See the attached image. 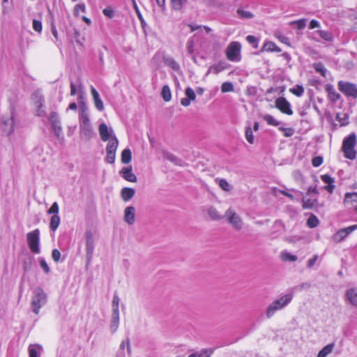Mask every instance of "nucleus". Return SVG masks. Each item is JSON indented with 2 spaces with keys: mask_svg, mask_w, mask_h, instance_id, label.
Masks as SVG:
<instances>
[{
  "mask_svg": "<svg viewBox=\"0 0 357 357\" xmlns=\"http://www.w3.org/2000/svg\"><path fill=\"white\" fill-rule=\"evenodd\" d=\"M26 239L31 251L36 254L40 253V230L36 229L29 232L26 234Z\"/></svg>",
  "mask_w": 357,
  "mask_h": 357,
  "instance_id": "obj_6",
  "label": "nucleus"
},
{
  "mask_svg": "<svg viewBox=\"0 0 357 357\" xmlns=\"http://www.w3.org/2000/svg\"><path fill=\"white\" fill-rule=\"evenodd\" d=\"M218 184L220 187L225 191L229 192L231 190L230 184L224 178L218 179Z\"/></svg>",
  "mask_w": 357,
  "mask_h": 357,
  "instance_id": "obj_43",
  "label": "nucleus"
},
{
  "mask_svg": "<svg viewBox=\"0 0 357 357\" xmlns=\"http://www.w3.org/2000/svg\"><path fill=\"white\" fill-rule=\"evenodd\" d=\"M61 219L59 215H53L50 222V228L52 231H55L60 225Z\"/></svg>",
  "mask_w": 357,
  "mask_h": 357,
  "instance_id": "obj_26",
  "label": "nucleus"
},
{
  "mask_svg": "<svg viewBox=\"0 0 357 357\" xmlns=\"http://www.w3.org/2000/svg\"><path fill=\"white\" fill-rule=\"evenodd\" d=\"M59 211V207L57 202H54L51 207L48 209L47 213L48 214H53V215H58Z\"/></svg>",
  "mask_w": 357,
  "mask_h": 357,
  "instance_id": "obj_52",
  "label": "nucleus"
},
{
  "mask_svg": "<svg viewBox=\"0 0 357 357\" xmlns=\"http://www.w3.org/2000/svg\"><path fill=\"white\" fill-rule=\"evenodd\" d=\"M222 69L223 68L220 65H215L209 68L208 73L212 72L215 74H218Z\"/></svg>",
  "mask_w": 357,
  "mask_h": 357,
  "instance_id": "obj_63",
  "label": "nucleus"
},
{
  "mask_svg": "<svg viewBox=\"0 0 357 357\" xmlns=\"http://www.w3.org/2000/svg\"><path fill=\"white\" fill-rule=\"evenodd\" d=\"M162 97L163 100L166 102H168L171 100L172 94L169 87L167 85H165L162 87L161 92Z\"/></svg>",
  "mask_w": 357,
  "mask_h": 357,
  "instance_id": "obj_33",
  "label": "nucleus"
},
{
  "mask_svg": "<svg viewBox=\"0 0 357 357\" xmlns=\"http://www.w3.org/2000/svg\"><path fill=\"white\" fill-rule=\"evenodd\" d=\"M15 126V115L13 113L9 116H3L0 119V128L3 130V132L7 135H10L13 133L14 130Z\"/></svg>",
  "mask_w": 357,
  "mask_h": 357,
  "instance_id": "obj_9",
  "label": "nucleus"
},
{
  "mask_svg": "<svg viewBox=\"0 0 357 357\" xmlns=\"http://www.w3.org/2000/svg\"><path fill=\"white\" fill-rule=\"evenodd\" d=\"M334 347L335 344L333 343L327 344L321 351H319L317 357H326L333 351Z\"/></svg>",
  "mask_w": 357,
  "mask_h": 357,
  "instance_id": "obj_27",
  "label": "nucleus"
},
{
  "mask_svg": "<svg viewBox=\"0 0 357 357\" xmlns=\"http://www.w3.org/2000/svg\"><path fill=\"white\" fill-rule=\"evenodd\" d=\"M187 2V0H171L172 8L175 10H181L183 5Z\"/></svg>",
  "mask_w": 357,
  "mask_h": 357,
  "instance_id": "obj_37",
  "label": "nucleus"
},
{
  "mask_svg": "<svg viewBox=\"0 0 357 357\" xmlns=\"http://www.w3.org/2000/svg\"><path fill=\"white\" fill-rule=\"evenodd\" d=\"M119 174L127 181L136 183L137 181V176L132 172L131 166L124 167L119 171Z\"/></svg>",
  "mask_w": 357,
  "mask_h": 357,
  "instance_id": "obj_14",
  "label": "nucleus"
},
{
  "mask_svg": "<svg viewBox=\"0 0 357 357\" xmlns=\"http://www.w3.org/2000/svg\"><path fill=\"white\" fill-rule=\"evenodd\" d=\"M52 128L54 132L55 135L57 138H59L62 134V128L60 123L51 124Z\"/></svg>",
  "mask_w": 357,
  "mask_h": 357,
  "instance_id": "obj_45",
  "label": "nucleus"
},
{
  "mask_svg": "<svg viewBox=\"0 0 357 357\" xmlns=\"http://www.w3.org/2000/svg\"><path fill=\"white\" fill-rule=\"evenodd\" d=\"M323 162V158L321 156L314 157L312 160V164L314 167H317Z\"/></svg>",
  "mask_w": 357,
  "mask_h": 357,
  "instance_id": "obj_60",
  "label": "nucleus"
},
{
  "mask_svg": "<svg viewBox=\"0 0 357 357\" xmlns=\"http://www.w3.org/2000/svg\"><path fill=\"white\" fill-rule=\"evenodd\" d=\"M41 351V346L38 344H31L29 347V357H40Z\"/></svg>",
  "mask_w": 357,
  "mask_h": 357,
  "instance_id": "obj_24",
  "label": "nucleus"
},
{
  "mask_svg": "<svg viewBox=\"0 0 357 357\" xmlns=\"http://www.w3.org/2000/svg\"><path fill=\"white\" fill-rule=\"evenodd\" d=\"M185 94L186 96V98L190 100H195L196 98L195 93L194 90L190 87H188L185 89Z\"/></svg>",
  "mask_w": 357,
  "mask_h": 357,
  "instance_id": "obj_48",
  "label": "nucleus"
},
{
  "mask_svg": "<svg viewBox=\"0 0 357 357\" xmlns=\"http://www.w3.org/2000/svg\"><path fill=\"white\" fill-rule=\"evenodd\" d=\"M345 235L347 236L349 234H350L351 232L357 229V225H354L352 226H349L348 227L342 229Z\"/></svg>",
  "mask_w": 357,
  "mask_h": 357,
  "instance_id": "obj_61",
  "label": "nucleus"
},
{
  "mask_svg": "<svg viewBox=\"0 0 357 357\" xmlns=\"http://www.w3.org/2000/svg\"><path fill=\"white\" fill-rule=\"evenodd\" d=\"M344 232V231H343L342 229H340L339 231H337L333 236V241H335V243H340L342 241H343L347 237V236L345 235V234Z\"/></svg>",
  "mask_w": 357,
  "mask_h": 357,
  "instance_id": "obj_36",
  "label": "nucleus"
},
{
  "mask_svg": "<svg viewBox=\"0 0 357 357\" xmlns=\"http://www.w3.org/2000/svg\"><path fill=\"white\" fill-rule=\"evenodd\" d=\"M79 135L86 141L95 135L89 116H84L83 119H79Z\"/></svg>",
  "mask_w": 357,
  "mask_h": 357,
  "instance_id": "obj_4",
  "label": "nucleus"
},
{
  "mask_svg": "<svg viewBox=\"0 0 357 357\" xmlns=\"http://www.w3.org/2000/svg\"><path fill=\"white\" fill-rule=\"evenodd\" d=\"M275 107L284 114L287 115L293 114L290 103L284 97H280L276 99Z\"/></svg>",
  "mask_w": 357,
  "mask_h": 357,
  "instance_id": "obj_13",
  "label": "nucleus"
},
{
  "mask_svg": "<svg viewBox=\"0 0 357 357\" xmlns=\"http://www.w3.org/2000/svg\"><path fill=\"white\" fill-rule=\"evenodd\" d=\"M123 220L130 225L134 224L135 220V208L133 206H128L124 210Z\"/></svg>",
  "mask_w": 357,
  "mask_h": 357,
  "instance_id": "obj_16",
  "label": "nucleus"
},
{
  "mask_svg": "<svg viewBox=\"0 0 357 357\" xmlns=\"http://www.w3.org/2000/svg\"><path fill=\"white\" fill-rule=\"evenodd\" d=\"M135 190L131 188H123L121 190V197L124 202H128L135 195Z\"/></svg>",
  "mask_w": 357,
  "mask_h": 357,
  "instance_id": "obj_21",
  "label": "nucleus"
},
{
  "mask_svg": "<svg viewBox=\"0 0 357 357\" xmlns=\"http://www.w3.org/2000/svg\"><path fill=\"white\" fill-rule=\"evenodd\" d=\"M349 198H351L353 202H357V192H353V193L347 192L345 195V199H347Z\"/></svg>",
  "mask_w": 357,
  "mask_h": 357,
  "instance_id": "obj_64",
  "label": "nucleus"
},
{
  "mask_svg": "<svg viewBox=\"0 0 357 357\" xmlns=\"http://www.w3.org/2000/svg\"><path fill=\"white\" fill-rule=\"evenodd\" d=\"M347 300L353 306L357 307V288H351L346 292Z\"/></svg>",
  "mask_w": 357,
  "mask_h": 357,
  "instance_id": "obj_19",
  "label": "nucleus"
},
{
  "mask_svg": "<svg viewBox=\"0 0 357 357\" xmlns=\"http://www.w3.org/2000/svg\"><path fill=\"white\" fill-rule=\"evenodd\" d=\"M315 33L319 34V36L326 41H332L333 39V34L327 31L324 30H318Z\"/></svg>",
  "mask_w": 357,
  "mask_h": 357,
  "instance_id": "obj_32",
  "label": "nucleus"
},
{
  "mask_svg": "<svg viewBox=\"0 0 357 357\" xmlns=\"http://www.w3.org/2000/svg\"><path fill=\"white\" fill-rule=\"evenodd\" d=\"M208 214L210 216V218L213 220H218L222 218V216L220 215L218 210L214 207H211L208 208Z\"/></svg>",
  "mask_w": 357,
  "mask_h": 357,
  "instance_id": "obj_34",
  "label": "nucleus"
},
{
  "mask_svg": "<svg viewBox=\"0 0 357 357\" xmlns=\"http://www.w3.org/2000/svg\"><path fill=\"white\" fill-rule=\"evenodd\" d=\"M132 160V153L130 149H125L121 153V162L128 164Z\"/></svg>",
  "mask_w": 357,
  "mask_h": 357,
  "instance_id": "obj_29",
  "label": "nucleus"
},
{
  "mask_svg": "<svg viewBox=\"0 0 357 357\" xmlns=\"http://www.w3.org/2000/svg\"><path fill=\"white\" fill-rule=\"evenodd\" d=\"M84 116H89V114L86 105L84 102H82L80 105L79 119H83Z\"/></svg>",
  "mask_w": 357,
  "mask_h": 357,
  "instance_id": "obj_55",
  "label": "nucleus"
},
{
  "mask_svg": "<svg viewBox=\"0 0 357 357\" xmlns=\"http://www.w3.org/2000/svg\"><path fill=\"white\" fill-rule=\"evenodd\" d=\"M339 90L347 97L357 98V86L348 82L340 81L338 82Z\"/></svg>",
  "mask_w": 357,
  "mask_h": 357,
  "instance_id": "obj_10",
  "label": "nucleus"
},
{
  "mask_svg": "<svg viewBox=\"0 0 357 357\" xmlns=\"http://www.w3.org/2000/svg\"><path fill=\"white\" fill-rule=\"evenodd\" d=\"M52 257L53 260L58 262L61 257V253L57 249H54L52 252Z\"/></svg>",
  "mask_w": 357,
  "mask_h": 357,
  "instance_id": "obj_62",
  "label": "nucleus"
},
{
  "mask_svg": "<svg viewBox=\"0 0 357 357\" xmlns=\"http://www.w3.org/2000/svg\"><path fill=\"white\" fill-rule=\"evenodd\" d=\"M126 347L127 348V351H128V354L130 355L131 354V347H130V339L129 338H127L126 340H125V341H122L120 344V349L122 350L124 349Z\"/></svg>",
  "mask_w": 357,
  "mask_h": 357,
  "instance_id": "obj_53",
  "label": "nucleus"
},
{
  "mask_svg": "<svg viewBox=\"0 0 357 357\" xmlns=\"http://www.w3.org/2000/svg\"><path fill=\"white\" fill-rule=\"evenodd\" d=\"M281 259L284 261H296L298 259L297 256L292 255L287 251L281 252Z\"/></svg>",
  "mask_w": 357,
  "mask_h": 357,
  "instance_id": "obj_30",
  "label": "nucleus"
},
{
  "mask_svg": "<svg viewBox=\"0 0 357 357\" xmlns=\"http://www.w3.org/2000/svg\"><path fill=\"white\" fill-rule=\"evenodd\" d=\"M213 354V351L211 349H203L200 352H196L192 354L196 355V357H211Z\"/></svg>",
  "mask_w": 357,
  "mask_h": 357,
  "instance_id": "obj_44",
  "label": "nucleus"
},
{
  "mask_svg": "<svg viewBox=\"0 0 357 357\" xmlns=\"http://www.w3.org/2000/svg\"><path fill=\"white\" fill-rule=\"evenodd\" d=\"M39 262H40V265L41 268L43 269L44 272L45 273H49L50 271V269L49 268L48 264L45 261V260L44 259L41 258L39 259Z\"/></svg>",
  "mask_w": 357,
  "mask_h": 357,
  "instance_id": "obj_57",
  "label": "nucleus"
},
{
  "mask_svg": "<svg viewBox=\"0 0 357 357\" xmlns=\"http://www.w3.org/2000/svg\"><path fill=\"white\" fill-rule=\"evenodd\" d=\"M245 138L250 144L254 143V137L250 127L247 128L245 130Z\"/></svg>",
  "mask_w": 357,
  "mask_h": 357,
  "instance_id": "obj_49",
  "label": "nucleus"
},
{
  "mask_svg": "<svg viewBox=\"0 0 357 357\" xmlns=\"http://www.w3.org/2000/svg\"><path fill=\"white\" fill-rule=\"evenodd\" d=\"M119 145V141L116 137L110 139L106 146V161L109 164H113L116 158V151Z\"/></svg>",
  "mask_w": 357,
  "mask_h": 357,
  "instance_id": "obj_8",
  "label": "nucleus"
},
{
  "mask_svg": "<svg viewBox=\"0 0 357 357\" xmlns=\"http://www.w3.org/2000/svg\"><path fill=\"white\" fill-rule=\"evenodd\" d=\"M237 14L241 18L243 19H251L253 17V14L248 10H244L243 9H238Z\"/></svg>",
  "mask_w": 357,
  "mask_h": 357,
  "instance_id": "obj_39",
  "label": "nucleus"
},
{
  "mask_svg": "<svg viewBox=\"0 0 357 357\" xmlns=\"http://www.w3.org/2000/svg\"><path fill=\"white\" fill-rule=\"evenodd\" d=\"M49 121L51 124L60 123V119L58 114L55 112H51Z\"/></svg>",
  "mask_w": 357,
  "mask_h": 357,
  "instance_id": "obj_50",
  "label": "nucleus"
},
{
  "mask_svg": "<svg viewBox=\"0 0 357 357\" xmlns=\"http://www.w3.org/2000/svg\"><path fill=\"white\" fill-rule=\"evenodd\" d=\"M120 298L118 295L114 294L112 300V313H119V306Z\"/></svg>",
  "mask_w": 357,
  "mask_h": 357,
  "instance_id": "obj_38",
  "label": "nucleus"
},
{
  "mask_svg": "<svg viewBox=\"0 0 357 357\" xmlns=\"http://www.w3.org/2000/svg\"><path fill=\"white\" fill-rule=\"evenodd\" d=\"M224 217L235 230L240 231L243 228V219L232 208L226 211Z\"/></svg>",
  "mask_w": 357,
  "mask_h": 357,
  "instance_id": "obj_5",
  "label": "nucleus"
},
{
  "mask_svg": "<svg viewBox=\"0 0 357 357\" xmlns=\"http://www.w3.org/2000/svg\"><path fill=\"white\" fill-rule=\"evenodd\" d=\"M195 43L192 39H189L187 42V50L188 54H192L194 52Z\"/></svg>",
  "mask_w": 357,
  "mask_h": 357,
  "instance_id": "obj_59",
  "label": "nucleus"
},
{
  "mask_svg": "<svg viewBox=\"0 0 357 357\" xmlns=\"http://www.w3.org/2000/svg\"><path fill=\"white\" fill-rule=\"evenodd\" d=\"M279 130L282 131L284 136L287 137L292 136L294 133V130L291 128H285L280 127Z\"/></svg>",
  "mask_w": 357,
  "mask_h": 357,
  "instance_id": "obj_54",
  "label": "nucleus"
},
{
  "mask_svg": "<svg viewBox=\"0 0 357 357\" xmlns=\"http://www.w3.org/2000/svg\"><path fill=\"white\" fill-rule=\"evenodd\" d=\"M47 301V295L40 287H36L33 289L31 305L32 311L38 314L40 309L46 304Z\"/></svg>",
  "mask_w": 357,
  "mask_h": 357,
  "instance_id": "obj_2",
  "label": "nucleus"
},
{
  "mask_svg": "<svg viewBox=\"0 0 357 357\" xmlns=\"http://www.w3.org/2000/svg\"><path fill=\"white\" fill-rule=\"evenodd\" d=\"M290 91L295 96L300 97L304 93V88L301 85H296L295 87L290 89Z\"/></svg>",
  "mask_w": 357,
  "mask_h": 357,
  "instance_id": "obj_41",
  "label": "nucleus"
},
{
  "mask_svg": "<svg viewBox=\"0 0 357 357\" xmlns=\"http://www.w3.org/2000/svg\"><path fill=\"white\" fill-rule=\"evenodd\" d=\"M246 40L251 44L254 48H257L258 47V39L254 36L249 35L246 37Z\"/></svg>",
  "mask_w": 357,
  "mask_h": 357,
  "instance_id": "obj_51",
  "label": "nucleus"
},
{
  "mask_svg": "<svg viewBox=\"0 0 357 357\" xmlns=\"http://www.w3.org/2000/svg\"><path fill=\"white\" fill-rule=\"evenodd\" d=\"M91 92L94 101L95 107L98 111H103L104 104L101 100L99 93L97 90L93 87L91 86Z\"/></svg>",
  "mask_w": 357,
  "mask_h": 357,
  "instance_id": "obj_17",
  "label": "nucleus"
},
{
  "mask_svg": "<svg viewBox=\"0 0 357 357\" xmlns=\"http://www.w3.org/2000/svg\"><path fill=\"white\" fill-rule=\"evenodd\" d=\"M303 208H312L317 204L316 199H310L303 197L302 199Z\"/></svg>",
  "mask_w": 357,
  "mask_h": 357,
  "instance_id": "obj_28",
  "label": "nucleus"
},
{
  "mask_svg": "<svg viewBox=\"0 0 357 357\" xmlns=\"http://www.w3.org/2000/svg\"><path fill=\"white\" fill-rule=\"evenodd\" d=\"M241 45L238 42H231L226 49V56L230 61L241 60Z\"/></svg>",
  "mask_w": 357,
  "mask_h": 357,
  "instance_id": "obj_7",
  "label": "nucleus"
},
{
  "mask_svg": "<svg viewBox=\"0 0 357 357\" xmlns=\"http://www.w3.org/2000/svg\"><path fill=\"white\" fill-rule=\"evenodd\" d=\"M275 36L282 43H283L284 44H289V38L287 37L282 35L280 32H278V31L275 32Z\"/></svg>",
  "mask_w": 357,
  "mask_h": 357,
  "instance_id": "obj_58",
  "label": "nucleus"
},
{
  "mask_svg": "<svg viewBox=\"0 0 357 357\" xmlns=\"http://www.w3.org/2000/svg\"><path fill=\"white\" fill-rule=\"evenodd\" d=\"M166 63L167 66H169L171 68H172L174 70H178L179 69L178 63L172 58L167 59Z\"/></svg>",
  "mask_w": 357,
  "mask_h": 357,
  "instance_id": "obj_47",
  "label": "nucleus"
},
{
  "mask_svg": "<svg viewBox=\"0 0 357 357\" xmlns=\"http://www.w3.org/2000/svg\"><path fill=\"white\" fill-rule=\"evenodd\" d=\"M262 52H280L282 50L276 45V44L271 41H268L265 43L261 48Z\"/></svg>",
  "mask_w": 357,
  "mask_h": 357,
  "instance_id": "obj_22",
  "label": "nucleus"
},
{
  "mask_svg": "<svg viewBox=\"0 0 357 357\" xmlns=\"http://www.w3.org/2000/svg\"><path fill=\"white\" fill-rule=\"evenodd\" d=\"M293 294H287L273 301L267 307L266 311V317L270 319L275 313L285 307L289 303H291L293 298Z\"/></svg>",
  "mask_w": 357,
  "mask_h": 357,
  "instance_id": "obj_1",
  "label": "nucleus"
},
{
  "mask_svg": "<svg viewBox=\"0 0 357 357\" xmlns=\"http://www.w3.org/2000/svg\"><path fill=\"white\" fill-rule=\"evenodd\" d=\"M234 85L231 82H224L221 86V91L222 93L231 92L234 91Z\"/></svg>",
  "mask_w": 357,
  "mask_h": 357,
  "instance_id": "obj_42",
  "label": "nucleus"
},
{
  "mask_svg": "<svg viewBox=\"0 0 357 357\" xmlns=\"http://www.w3.org/2000/svg\"><path fill=\"white\" fill-rule=\"evenodd\" d=\"M321 179L325 183H327L328 185L324 187V188L330 193H332L335 189L334 185V179L331 176L328 174H324L321 176Z\"/></svg>",
  "mask_w": 357,
  "mask_h": 357,
  "instance_id": "obj_20",
  "label": "nucleus"
},
{
  "mask_svg": "<svg viewBox=\"0 0 357 357\" xmlns=\"http://www.w3.org/2000/svg\"><path fill=\"white\" fill-rule=\"evenodd\" d=\"M357 139L355 133H351L344 139L342 143V151L347 158L354 160L356 158V151L354 148Z\"/></svg>",
  "mask_w": 357,
  "mask_h": 357,
  "instance_id": "obj_3",
  "label": "nucleus"
},
{
  "mask_svg": "<svg viewBox=\"0 0 357 357\" xmlns=\"http://www.w3.org/2000/svg\"><path fill=\"white\" fill-rule=\"evenodd\" d=\"M314 69L317 73H319L323 76L324 77L326 75L327 70L324 67V64L321 62L314 63L312 65Z\"/></svg>",
  "mask_w": 357,
  "mask_h": 357,
  "instance_id": "obj_31",
  "label": "nucleus"
},
{
  "mask_svg": "<svg viewBox=\"0 0 357 357\" xmlns=\"http://www.w3.org/2000/svg\"><path fill=\"white\" fill-rule=\"evenodd\" d=\"M98 130L100 133V137L102 141L107 142L109 141L110 139L113 137H116L114 131L112 128H109L108 126L105 123L100 124L98 127Z\"/></svg>",
  "mask_w": 357,
  "mask_h": 357,
  "instance_id": "obj_12",
  "label": "nucleus"
},
{
  "mask_svg": "<svg viewBox=\"0 0 357 357\" xmlns=\"http://www.w3.org/2000/svg\"><path fill=\"white\" fill-rule=\"evenodd\" d=\"M319 219L317 218V217L316 215L312 214L307 219V225L310 228H314L319 225Z\"/></svg>",
  "mask_w": 357,
  "mask_h": 357,
  "instance_id": "obj_35",
  "label": "nucleus"
},
{
  "mask_svg": "<svg viewBox=\"0 0 357 357\" xmlns=\"http://www.w3.org/2000/svg\"><path fill=\"white\" fill-rule=\"evenodd\" d=\"M32 100L33 101L34 105L36 107V115L38 116L44 117L46 115L44 105L45 99L40 91H35L32 94Z\"/></svg>",
  "mask_w": 357,
  "mask_h": 357,
  "instance_id": "obj_11",
  "label": "nucleus"
},
{
  "mask_svg": "<svg viewBox=\"0 0 357 357\" xmlns=\"http://www.w3.org/2000/svg\"><path fill=\"white\" fill-rule=\"evenodd\" d=\"M325 90L328 93V98L332 102H336L341 97L340 93L336 92L335 88L333 87V86L332 84H326L325 86Z\"/></svg>",
  "mask_w": 357,
  "mask_h": 357,
  "instance_id": "obj_18",
  "label": "nucleus"
},
{
  "mask_svg": "<svg viewBox=\"0 0 357 357\" xmlns=\"http://www.w3.org/2000/svg\"><path fill=\"white\" fill-rule=\"evenodd\" d=\"M42 28H43V26H42V23L40 21L37 20H33V29L36 31L40 33L42 31Z\"/></svg>",
  "mask_w": 357,
  "mask_h": 357,
  "instance_id": "obj_56",
  "label": "nucleus"
},
{
  "mask_svg": "<svg viewBox=\"0 0 357 357\" xmlns=\"http://www.w3.org/2000/svg\"><path fill=\"white\" fill-rule=\"evenodd\" d=\"M163 157L176 165H183V161L170 153L164 152Z\"/></svg>",
  "mask_w": 357,
  "mask_h": 357,
  "instance_id": "obj_25",
  "label": "nucleus"
},
{
  "mask_svg": "<svg viewBox=\"0 0 357 357\" xmlns=\"http://www.w3.org/2000/svg\"><path fill=\"white\" fill-rule=\"evenodd\" d=\"M264 120H265L268 124L277 126L280 124V122L273 118L271 115L266 114L263 116Z\"/></svg>",
  "mask_w": 357,
  "mask_h": 357,
  "instance_id": "obj_40",
  "label": "nucleus"
},
{
  "mask_svg": "<svg viewBox=\"0 0 357 357\" xmlns=\"http://www.w3.org/2000/svg\"><path fill=\"white\" fill-rule=\"evenodd\" d=\"M94 250V240L91 234H86V252L88 261L92 258Z\"/></svg>",
  "mask_w": 357,
  "mask_h": 357,
  "instance_id": "obj_15",
  "label": "nucleus"
},
{
  "mask_svg": "<svg viewBox=\"0 0 357 357\" xmlns=\"http://www.w3.org/2000/svg\"><path fill=\"white\" fill-rule=\"evenodd\" d=\"M119 324V313H112V318L110 321L109 328L112 333H115Z\"/></svg>",
  "mask_w": 357,
  "mask_h": 357,
  "instance_id": "obj_23",
  "label": "nucleus"
},
{
  "mask_svg": "<svg viewBox=\"0 0 357 357\" xmlns=\"http://www.w3.org/2000/svg\"><path fill=\"white\" fill-rule=\"evenodd\" d=\"M290 24H296L298 29H303L306 26V20L301 19L296 21H293L290 23Z\"/></svg>",
  "mask_w": 357,
  "mask_h": 357,
  "instance_id": "obj_46",
  "label": "nucleus"
}]
</instances>
